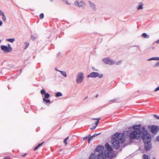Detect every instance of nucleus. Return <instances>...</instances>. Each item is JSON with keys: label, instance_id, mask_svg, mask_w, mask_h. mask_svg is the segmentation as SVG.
<instances>
[{"label": "nucleus", "instance_id": "57", "mask_svg": "<svg viewBox=\"0 0 159 159\" xmlns=\"http://www.w3.org/2000/svg\"><path fill=\"white\" fill-rule=\"evenodd\" d=\"M87 98H88V97H87L85 98V99Z\"/></svg>", "mask_w": 159, "mask_h": 159}, {"label": "nucleus", "instance_id": "54", "mask_svg": "<svg viewBox=\"0 0 159 159\" xmlns=\"http://www.w3.org/2000/svg\"><path fill=\"white\" fill-rule=\"evenodd\" d=\"M98 96V95H96V97H96V98H97Z\"/></svg>", "mask_w": 159, "mask_h": 159}, {"label": "nucleus", "instance_id": "11", "mask_svg": "<svg viewBox=\"0 0 159 159\" xmlns=\"http://www.w3.org/2000/svg\"><path fill=\"white\" fill-rule=\"evenodd\" d=\"M88 2L90 7L91 8V9L94 11H96L97 10V8L95 4L90 1H89Z\"/></svg>", "mask_w": 159, "mask_h": 159}, {"label": "nucleus", "instance_id": "38", "mask_svg": "<svg viewBox=\"0 0 159 159\" xmlns=\"http://www.w3.org/2000/svg\"><path fill=\"white\" fill-rule=\"evenodd\" d=\"M154 116L157 119H159V116H158L157 115H154Z\"/></svg>", "mask_w": 159, "mask_h": 159}, {"label": "nucleus", "instance_id": "26", "mask_svg": "<svg viewBox=\"0 0 159 159\" xmlns=\"http://www.w3.org/2000/svg\"><path fill=\"white\" fill-rule=\"evenodd\" d=\"M143 8V4L139 5L138 7V10H141Z\"/></svg>", "mask_w": 159, "mask_h": 159}, {"label": "nucleus", "instance_id": "55", "mask_svg": "<svg viewBox=\"0 0 159 159\" xmlns=\"http://www.w3.org/2000/svg\"><path fill=\"white\" fill-rule=\"evenodd\" d=\"M51 2L53 1L54 0H50Z\"/></svg>", "mask_w": 159, "mask_h": 159}, {"label": "nucleus", "instance_id": "19", "mask_svg": "<svg viewBox=\"0 0 159 159\" xmlns=\"http://www.w3.org/2000/svg\"><path fill=\"white\" fill-rule=\"evenodd\" d=\"M140 125H134L133 127V128L134 129L137 130L138 129H139V128H140Z\"/></svg>", "mask_w": 159, "mask_h": 159}, {"label": "nucleus", "instance_id": "36", "mask_svg": "<svg viewBox=\"0 0 159 159\" xmlns=\"http://www.w3.org/2000/svg\"><path fill=\"white\" fill-rule=\"evenodd\" d=\"M122 63V61H120L116 63V65H119L121 64Z\"/></svg>", "mask_w": 159, "mask_h": 159}, {"label": "nucleus", "instance_id": "28", "mask_svg": "<svg viewBox=\"0 0 159 159\" xmlns=\"http://www.w3.org/2000/svg\"><path fill=\"white\" fill-rule=\"evenodd\" d=\"M132 47H135L136 49L139 50H140V47L139 45H133L132 46Z\"/></svg>", "mask_w": 159, "mask_h": 159}, {"label": "nucleus", "instance_id": "25", "mask_svg": "<svg viewBox=\"0 0 159 159\" xmlns=\"http://www.w3.org/2000/svg\"><path fill=\"white\" fill-rule=\"evenodd\" d=\"M15 39L14 38L9 39H7V41L11 43H13L15 41Z\"/></svg>", "mask_w": 159, "mask_h": 159}, {"label": "nucleus", "instance_id": "44", "mask_svg": "<svg viewBox=\"0 0 159 159\" xmlns=\"http://www.w3.org/2000/svg\"><path fill=\"white\" fill-rule=\"evenodd\" d=\"M98 122H99L97 121L95 122V124L96 125L95 126H96L98 125Z\"/></svg>", "mask_w": 159, "mask_h": 159}, {"label": "nucleus", "instance_id": "58", "mask_svg": "<svg viewBox=\"0 0 159 159\" xmlns=\"http://www.w3.org/2000/svg\"><path fill=\"white\" fill-rule=\"evenodd\" d=\"M154 159H155V158H154Z\"/></svg>", "mask_w": 159, "mask_h": 159}, {"label": "nucleus", "instance_id": "56", "mask_svg": "<svg viewBox=\"0 0 159 159\" xmlns=\"http://www.w3.org/2000/svg\"><path fill=\"white\" fill-rule=\"evenodd\" d=\"M1 39H0V43H1Z\"/></svg>", "mask_w": 159, "mask_h": 159}, {"label": "nucleus", "instance_id": "22", "mask_svg": "<svg viewBox=\"0 0 159 159\" xmlns=\"http://www.w3.org/2000/svg\"><path fill=\"white\" fill-rule=\"evenodd\" d=\"M89 138H88V141L89 143H90V140H92L93 138L94 137L93 135L91 136L89 134L88 136Z\"/></svg>", "mask_w": 159, "mask_h": 159}, {"label": "nucleus", "instance_id": "27", "mask_svg": "<svg viewBox=\"0 0 159 159\" xmlns=\"http://www.w3.org/2000/svg\"><path fill=\"white\" fill-rule=\"evenodd\" d=\"M2 19L4 21H6V17L3 13L2 14Z\"/></svg>", "mask_w": 159, "mask_h": 159}, {"label": "nucleus", "instance_id": "33", "mask_svg": "<svg viewBox=\"0 0 159 159\" xmlns=\"http://www.w3.org/2000/svg\"><path fill=\"white\" fill-rule=\"evenodd\" d=\"M157 66H159V61L157 62L154 65V67Z\"/></svg>", "mask_w": 159, "mask_h": 159}, {"label": "nucleus", "instance_id": "6", "mask_svg": "<svg viewBox=\"0 0 159 159\" xmlns=\"http://www.w3.org/2000/svg\"><path fill=\"white\" fill-rule=\"evenodd\" d=\"M74 5L79 7H82L84 8L86 6L85 2L83 1H80L79 2L76 0L75 1L74 3Z\"/></svg>", "mask_w": 159, "mask_h": 159}, {"label": "nucleus", "instance_id": "32", "mask_svg": "<svg viewBox=\"0 0 159 159\" xmlns=\"http://www.w3.org/2000/svg\"><path fill=\"white\" fill-rule=\"evenodd\" d=\"M103 76V74H99V73H98V75L97 77H98L99 78H102Z\"/></svg>", "mask_w": 159, "mask_h": 159}, {"label": "nucleus", "instance_id": "46", "mask_svg": "<svg viewBox=\"0 0 159 159\" xmlns=\"http://www.w3.org/2000/svg\"><path fill=\"white\" fill-rule=\"evenodd\" d=\"M88 138H89L88 137H86L84 138L83 139L84 140L86 139H87Z\"/></svg>", "mask_w": 159, "mask_h": 159}, {"label": "nucleus", "instance_id": "12", "mask_svg": "<svg viewBox=\"0 0 159 159\" xmlns=\"http://www.w3.org/2000/svg\"><path fill=\"white\" fill-rule=\"evenodd\" d=\"M41 93L43 95L44 94V98L45 99L48 98L50 96V94L48 93H46L45 90L43 89H42L40 91Z\"/></svg>", "mask_w": 159, "mask_h": 159}, {"label": "nucleus", "instance_id": "42", "mask_svg": "<svg viewBox=\"0 0 159 159\" xmlns=\"http://www.w3.org/2000/svg\"><path fill=\"white\" fill-rule=\"evenodd\" d=\"M100 133H99L98 134H94V135H93V136H94V137H96L98 135H99Z\"/></svg>", "mask_w": 159, "mask_h": 159}, {"label": "nucleus", "instance_id": "21", "mask_svg": "<svg viewBox=\"0 0 159 159\" xmlns=\"http://www.w3.org/2000/svg\"><path fill=\"white\" fill-rule=\"evenodd\" d=\"M141 36L144 38H148L149 37V35H147L145 33H143L142 34Z\"/></svg>", "mask_w": 159, "mask_h": 159}, {"label": "nucleus", "instance_id": "13", "mask_svg": "<svg viewBox=\"0 0 159 159\" xmlns=\"http://www.w3.org/2000/svg\"><path fill=\"white\" fill-rule=\"evenodd\" d=\"M151 133L153 134H156L158 131L157 127V126L152 125L151 128Z\"/></svg>", "mask_w": 159, "mask_h": 159}, {"label": "nucleus", "instance_id": "23", "mask_svg": "<svg viewBox=\"0 0 159 159\" xmlns=\"http://www.w3.org/2000/svg\"><path fill=\"white\" fill-rule=\"evenodd\" d=\"M62 95V93L60 92H57L55 94V96L57 97H61Z\"/></svg>", "mask_w": 159, "mask_h": 159}, {"label": "nucleus", "instance_id": "20", "mask_svg": "<svg viewBox=\"0 0 159 159\" xmlns=\"http://www.w3.org/2000/svg\"><path fill=\"white\" fill-rule=\"evenodd\" d=\"M61 74L64 77H66L67 76L66 73V71H62L60 70V72Z\"/></svg>", "mask_w": 159, "mask_h": 159}, {"label": "nucleus", "instance_id": "37", "mask_svg": "<svg viewBox=\"0 0 159 159\" xmlns=\"http://www.w3.org/2000/svg\"><path fill=\"white\" fill-rule=\"evenodd\" d=\"M44 142H43L42 143H41L37 145V146L39 148L44 143Z\"/></svg>", "mask_w": 159, "mask_h": 159}, {"label": "nucleus", "instance_id": "14", "mask_svg": "<svg viewBox=\"0 0 159 159\" xmlns=\"http://www.w3.org/2000/svg\"><path fill=\"white\" fill-rule=\"evenodd\" d=\"M98 73L96 72H92L89 74L87 77H88L96 78L98 76Z\"/></svg>", "mask_w": 159, "mask_h": 159}, {"label": "nucleus", "instance_id": "34", "mask_svg": "<svg viewBox=\"0 0 159 159\" xmlns=\"http://www.w3.org/2000/svg\"><path fill=\"white\" fill-rule=\"evenodd\" d=\"M143 159H148V156L146 154H144L143 155Z\"/></svg>", "mask_w": 159, "mask_h": 159}, {"label": "nucleus", "instance_id": "10", "mask_svg": "<svg viewBox=\"0 0 159 159\" xmlns=\"http://www.w3.org/2000/svg\"><path fill=\"white\" fill-rule=\"evenodd\" d=\"M106 155L105 153L101 152L97 154V159H106Z\"/></svg>", "mask_w": 159, "mask_h": 159}, {"label": "nucleus", "instance_id": "51", "mask_svg": "<svg viewBox=\"0 0 159 159\" xmlns=\"http://www.w3.org/2000/svg\"><path fill=\"white\" fill-rule=\"evenodd\" d=\"M157 141H159V136L157 137Z\"/></svg>", "mask_w": 159, "mask_h": 159}, {"label": "nucleus", "instance_id": "49", "mask_svg": "<svg viewBox=\"0 0 159 159\" xmlns=\"http://www.w3.org/2000/svg\"><path fill=\"white\" fill-rule=\"evenodd\" d=\"M96 126H94V128H90V129H93V130H94V129H95V128H96Z\"/></svg>", "mask_w": 159, "mask_h": 159}, {"label": "nucleus", "instance_id": "48", "mask_svg": "<svg viewBox=\"0 0 159 159\" xmlns=\"http://www.w3.org/2000/svg\"><path fill=\"white\" fill-rule=\"evenodd\" d=\"M2 24V20H0V26H1Z\"/></svg>", "mask_w": 159, "mask_h": 159}, {"label": "nucleus", "instance_id": "5", "mask_svg": "<svg viewBox=\"0 0 159 159\" xmlns=\"http://www.w3.org/2000/svg\"><path fill=\"white\" fill-rule=\"evenodd\" d=\"M8 46L5 45L1 46V48L4 53H9L12 51V48L9 44H8Z\"/></svg>", "mask_w": 159, "mask_h": 159}, {"label": "nucleus", "instance_id": "4", "mask_svg": "<svg viewBox=\"0 0 159 159\" xmlns=\"http://www.w3.org/2000/svg\"><path fill=\"white\" fill-rule=\"evenodd\" d=\"M84 78V74L83 72L79 73L76 75V82L77 84H80L83 81Z\"/></svg>", "mask_w": 159, "mask_h": 159}, {"label": "nucleus", "instance_id": "53", "mask_svg": "<svg viewBox=\"0 0 159 159\" xmlns=\"http://www.w3.org/2000/svg\"><path fill=\"white\" fill-rule=\"evenodd\" d=\"M110 101L114 102L115 101V100H111Z\"/></svg>", "mask_w": 159, "mask_h": 159}, {"label": "nucleus", "instance_id": "8", "mask_svg": "<svg viewBox=\"0 0 159 159\" xmlns=\"http://www.w3.org/2000/svg\"><path fill=\"white\" fill-rule=\"evenodd\" d=\"M104 153L106 155V158L111 159L113 157L114 155L112 151H105Z\"/></svg>", "mask_w": 159, "mask_h": 159}, {"label": "nucleus", "instance_id": "40", "mask_svg": "<svg viewBox=\"0 0 159 159\" xmlns=\"http://www.w3.org/2000/svg\"><path fill=\"white\" fill-rule=\"evenodd\" d=\"M92 69L95 71H98V69H95L94 67H92Z\"/></svg>", "mask_w": 159, "mask_h": 159}, {"label": "nucleus", "instance_id": "9", "mask_svg": "<svg viewBox=\"0 0 159 159\" xmlns=\"http://www.w3.org/2000/svg\"><path fill=\"white\" fill-rule=\"evenodd\" d=\"M104 147L102 145H99L95 149V151L96 152L99 153L103 152L104 150Z\"/></svg>", "mask_w": 159, "mask_h": 159}, {"label": "nucleus", "instance_id": "16", "mask_svg": "<svg viewBox=\"0 0 159 159\" xmlns=\"http://www.w3.org/2000/svg\"><path fill=\"white\" fill-rule=\"evenodd\" d=\"M105 148L107 149L106 151H112V148L111 146L107 143L105 144Z\"/></svg>", "mask_w": 159, "mask_h": 159}, {"label": "nucleus", "instance_id": "30", "mask_svg": "<svg viewBox=\"0 0 159 159\" xmlns=\"http://www.w3.org/2000/svg\"><path fill=\"white\" fill-rule=\"evenodd\" d=\"M68 139H69V137H67L64 140V142L65 144L66 145L67 144V141Z\"/></svg>", "mask_w": 159, "mask_h": 159}, {"label": "nucleus", "instance_id": "31", "mask_svg": "<svg viewBox=\"0 0 159 159\" xmlns=\"http://www.w3.org/2000/svg\"><path fill=\"white\" fill-rule=\"evenodd\" d=\"M39 17L40 19H42L44 17V14L43 13H41L39 15Z\"/></svg>", "mask_w": 159, "mask_h": 159}, {"label": "nucleus", "instance_id": "47", "mask_svg": "<svg viewBox=\"0 0 159 159\" xmlns=\"http://www.w3.org/2000/svg\"><path fill=\"white\" fill-rule=\"evenodd\" d=\"M156 43L157 44L159 43V39L156 41Z\"/></svg>", "mask_w": 159, "mask_h": 159}, {"label": "nucleus", "instance_id": "7", "mask_svg": "<svg viewBox=\"0 0 159 159\" xmlns=\"http://www.w3.org/2000/svg\"><path fill=\"white\" fill-rule=\"evenodd\" d=\"M103 61L105 64L109 65H113L116 63L114 60H111L109 58H106L102 59Z\"/></svg>", "mask_w": 159, "mask_h": 159}, {"label": "nucleus", "instance_id": "50", "mask_svg": "<svg viewBox=\"0 0 159 159\" xmlns=\"http://www.w3.org/2000/svg\"><path fill=\"white\" fill-rule=\"evenodd\" d=\"M55 70H56L57 71H58V72H60V70H58L57 68H55Z\"/></svg>", "mask_w": 159, "mask_h": 159}, {"label": "nucleus", "instance_id": "15", "mask_svg": "<svg viewBox=\"0 0 159 159\" xmlns=\"http://www.w3.org/2000/svg\"><path fill=\"white\" fill-rule=\"evenodd\" d=\"M144 149L146 151H148L151 147V145L149 143H144Z\"/></svg>", "mask_w": 159, "mask_h": 159}, {"label": "nucleus", "instance_id": "18", "mask_svg": "<svg viewBox=\"0 0 159 159\" xmlns=\"http://www.w3.org/2000/svg\"><path fill=\"white\" fill-rule=\"evenodd\" d=\"M155 60V61H159V57H152L151 58H150L148 59V61H150L151 60Z\"/></svg>", "mask_w": 159, "mask_h": 159}, {"label": "nucleus", "instance_id": "39", "mask_svg": "<svg viewBox=\"0 0 159 159\" xmlns=\"http://www.w3.org/2000/svg\"><path fill=\"white\" fill-rule=\"evenodd\" d=\"M159 90V86L157 87L154 90L155 92H156Z\"/></svg>", "mask_w": 159, "mask_h": 159}, {"label": "nucleus", "instance_id": "35", "mask_svg": "<svg viewBox=\"0 0 159 159\" xmlns=\"http://www.w3.org/2000/svg\"><path fill=\"white\" fill-rule=\"evenodd\" d=\"M92 119L93 120H97V121H98V122H99V121L101 120V118H93Z\"/></svg>", "mask_w": 159, "mask_h": 159}, {"label": "nucleus", "instance_id": "24", "mask_svg": "<svg viewBox=\"0 0 159 159\" xmlns=\"http://www.w3.org/2000/svg\"><path fill=\"white\" fill-rule=\"evenodd\" d=\"M43 102H45L46 103H50V101L49 99H47L45 98H43Z\"/></svg>", "mask_w": 159, "mask_h": 159}, {"label": "nucleus", "instance_id": "52", "mask_svg": "<svg viewBox=\"0 0 159 159\" xmlns=\"http://www.w3.org/2000/svg\"><path fill=\"white\" fill-rule=\"evenodd\" d=\"M27 155V154L26 153H25L23 155H22V156L23 157H25Z\"/></svg>", "mask_w": 159, "mask_h": 159}, {"label": "nucleus", "instance_id": "45", "mask_svg": "<svg viewBox=\"0 0 159 159\" xmlns=\"http://www.w3.org/2000/svg\"><path fill=\"white\" fill-rule=\"evenodd\" d=\"M39 148V147L37 146L34 148V150H36L37 149Z\"/></svg>", "mask_w": 159, "mask_h": 159}, {"label": "nucleus", "instance_id": "1", "mask_svg": "<svg viewBox=\"0 0 159 159\" xmlns=\"http://www.w3.org/2000/svg\"><path fill=\"white\" fill-rule=\"evenodd\" d=\"M123 134L116 133L113 134L111 137L112 146L113 148L118 149L120 147V142L124 143L125 140L123 139Z\"/></svg>", "mask_w": 159, "mask_h": 159}, {"label": "nucleus", "instance_id": "29", "mask_svg": "<svg viewBox=\"0 0 159 159\" xmlns=\"http://www.w3.org/2000/svg\"><path fill=\"white\" fill-rule=\"evenodd\" d=\"M25 49H26L28 47L29 44V43L28 42H25Z\"/></svg>", "mask_w": 159, "mask_h": 159}, {"label": "nucleus", "instance_id": "3", "mask_svg": "<svg viewBox=\"0 0 159 159\" xmlns=\"http://www.w3.org/2000/svg\"><path fill=\"white\" fill-rule=\"evenodd\" d=\"M142 133V131L141 127L137 131L134 130L130 134L129 137L131 139L133 140L134 139H138L140 137V135Z\"/></svg>", "mask_w": 159, "mask_h": 159}, {"label": "nucleus", "instance_id": "2", "mask_svg": "<svg viewBox=\"0 0 159 159\" xmlns=\"http://www.w3.org/2000/svg\"><path fill=\"white\" fill-rule=\"evenodd\" d=\"M142 133L141 134V138L144 143H149L151 139V135L148 133L147 131L146 130L144 127H141Z\"/></svg>", "mask_w": 159, "mask_h": 159}, {"label": "nucleus", "instance_id": "17", "mask_svg": "<svg viewBox=\"0 0 159 159\" xmlns=\"http://www.w3.org/2000/svg\"><path fill=\"white\" fill-rule=\"evenodd\" d=\"M96 153H92L90 156L89 159H97Z\"/></svg>", "mask_w": 159, "mask_h": 159}, {"label": "nucleus", "instance_id": "43", "mask_svg": "<svg viewBox=\"0 0 159 159\" xmlns=\"http://www.w3.org/2000/svg\"><path fill=\"white\" fill-rule=\"evenodd\" d=\"M4 13L0 10V16H2Z\"/></svg>", "mask_w": 159, "mask_h": 159}, {"label": "nucleus", "instance_id": "41", "mask_svg": "<svg viewBox=\"0 0 159 159\" xmlns=\"http://www.w3.org/2000/svg\"><path fill=\"white\" fill-rule=\"evenodd\" d=\"M31 39L33 40H34V39H35V37L34 36H31Z\"/></svg>", "mask_w": 159, "mask_h": 159}]
</instances>
